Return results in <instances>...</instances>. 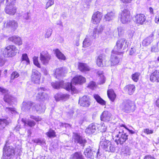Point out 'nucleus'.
Wrapping results in <instances>:
<instances>
[{
  "label": "nucleus",
  "instance_id": "f257e3e1",
  "mask_svg": "<svg viewBox=\"0 0 159 159\" xmlns=\"http://www.w3.org/2000/svg\"><path fill=\"white\" fill-rule=\"evenodd\" d=\"M126 129L133 133L131 130L126 128L123 125H122L120 127L117 128L114 130V134L116 137L115 141L117 144H122L127 140L128 135L124 132V130Z\"/></svg>",
  "mask_w": 159,
  "mask_h": 159
},
{
  "label": "nucleus",
  "instance_id": "f03ea898",
  "mask_svg": "<svg viewBox=\"0 0 159 159\" xmlns=\"http://www.w3.org/2000/svg\"><path fill=\"white\" fill-rule=\"evenodd\" d=\"M99 148H103L106 151L114 152L115 150V148L114 147L110 141L107 140L106 137H103L101 139Z\"/></svg>",
  "mask_w": 159,
  "mask_h": 159
},
{
  "label": "nucleus",
  "instance_id": "7ed1b4c3",
  "mask_svg": "<svg viewBox=\"0 0 159 159\" xmlns=\"http://www.w3.org/2000/svg\"><path fill=\"white\" fill-rule=\"evenodd\" d=\"M19 52V50L16 46L10 45L5 48L3 51L2 53L5 57H11L16 56Z\"/></svg>",
  "mask_w": 159,
  "mask_h": 159
},
{
  "label": "nucleus",
  "instance_id": "20e7f679",
  "mask_svg": "<svg viewBox=\"0 0 159 159\" xmlns=\"http://www.w3.org/2000/svg\"><path fill=\"white\" fill-rule=\"evenodd\" d=\"M52 86L55 89H58L60 88H63L68 91H74L75 87L73 86L71 83H64L63 80L59 82H55L51 83Z\"/></svg>",
  "mask_w": 159,
  "mask_h": 159
},
{
  "label": "nucleus",
  "instance_id": "39448f33",
  "mask_svg": "<svg viewBox=\"0 0 159 159\" xmlns=\"http://www.w3.org/2000/svg\"><path fill=\"white\" fill-rule=\"evenodd\" d=\"M129 43L125 41L124 39H121L117 41L116 43V46H115L114 49L112 51V53L119 54L120 52L118 51L123 48L124 50L129 46Z\"/></svg>",
  "mask_w": 159,
  "mask_h": 159
},
{
  "label": "nucleus",
  "instance_id": "423d86ee",
  "mask_svg": "<svg viewBox=\"0 0 159 159\" xmlns=\"http://www.w3.org/2000/svg\"><path fill=\"white\" fill-rule=\"evenodd\" d=\"M15 155V148L11 146L6 145L3 148L4 159H12Z\"/></svg>",
  "mask_w": 159,
  "mask_h": 159
},
{
  "label": "nucleus",
  "instance_id": "0eeeda50",
  "mask_svg": "<svg viewBox=\"0 0 159 159\" xmlns=\"http://www.w3.org/2000/svg\"><path fill=\"white\" fill-rule=\"evenodd\" d=\"M134 104L132 101L127 100L124 101L120 105V108L124 112L126 113H130L134 111Z\"/></svg>",
  "mask_w": 159,
  "mask_h": 159
},
{
  "label": "nucleus",
  "instance_id": "6e6552de",
  "mask_svg": "<svg viewBox=\"0 0 159 159\" xmlns=\"http://www.w3.org/2000/svg\"><path fill=\"white\" fill-rule=\"evenodd\" d=\"M97 31V30L96 29H93L91 33L87 35L86 38L84 39L83 43V46L84 48H87L91 45L92 41L96 37Z\"/></svg>",
  "mask_w": 159,
  "mask_h": 159
},
{
  "label": "nucleus",
  "instance_id": "1a4fd4ad",
  "mask_svg": "<svg viewBox=\"0 0 159 159\" xmlns=\"http://www.w3.org/2000/svg\"><path fill=\"white\" fill-rule=\"evenodd\" d=\"M99 153V149L90 146L86 148L84 152L86 157L91 159H93L94 157H98Z\"/></svg>",
  "mask_w": 159,
  "mask_h": 159
},
{
  "label": "nucleus",
  "instance_id": "9d476101",
  "mask_svg": "<svg viewBox=\"0 0 159 159\" xmlns=\"http://www.w3.org/2000/svg\"><path fill=\"white\" fill-rule=\"evenodd\" d=\"M0 92L5 94L3 98L4 101L10 105H11L14 100V98L9 94L8 90L3 88L0 87Z\"/></svg>",
  "mask_w": 159,
  "mask_h": 159
},
{
  "label": "nucleus",
  "instance_id": "9b49d317",
  "mask_svg": "<svg viewBox=\"0 0 159 159\" xmlns=\"http://www.w3.org/2000/svg\"><path fill=\"white\" fill-rule=\"evenodd\" d=\"M38 90L39 92L36 96V98L41 101L46 100L48 97L47 89L44 87H40L38 88Z\"/></svg>",
  "mask_w": 159,
  "mask_h": 159
},
{
  "label": "nucleus",
  "instance_id": "f8f14e48",
  "mask_svg": "<svg viewBox=\"0 0 159 159\" xmlns=\"http://www.w3.org/2000/svg\"><path fill=\"white\" fill-rule=\"evenodd\" d=\"M106 57L103 54H101L96 59V63L99 66H108L109 65V61H106Z\"/></svg>",
  "mask_w": 159,
  "mask_h": 159
},
{
  "label": "nucleus",
  "instance_id": "ddd939ff",
  "mask_svg": "<svg viewBox=\"0 0 159 159\" xmlns=\"http://www.w3.org/2000/svg\"><path fill=\"white\" fill-rule=\"evenodd\" d=\"M41 74L37 70L33 69L31 76L32 82L35 84H39L41 78Z\"/></svg>",
  "mask_w": 159,
  "mask_h": 159
},
{
  "label": "nucleus",
  "instance_id": "4468645a",
  "mask_svg": "<svg viewBox=\"0 0 159 159\" xmlns=\"http://www.w3.org/2000/svg\"><path fill=\"white\" fill-rule=\"evenodd\" d=\"M130 13L129 11L126 9L122 11L121 16V21L123 24L128 23L130 21Z\"/></svg>",
  "mask_w": 159,
  "mask_h": 159
},
{
  "label": "nucleus",
  "instance_id": "2eb2a0df",
  "mask_svg": "<svg viewBox=\"0 0 159 159\" xmlns=\"http://www.w3.org/2000/svg\"><path fill=\"white\" fill-rule=\"evenodd\" d=\"M100 125L96 123L90 124L85 130V132L87 134H90L94 133L96 129L99 127Z\"/></svg>",
  "mask_w": 159,
  "mask_h": 159
},
{
  "label": "nucleus",
  "instance_id": "dca6fc26",
  "mask_svg": "<svg viewBox=\"0 0 159 159\" xmlns=\"http://www.w3.org/2000/svg\"><path fill=\"white\" fill-rule=\"evenodd\" d=\"M40 58L43 64L46 65L50 59V56L47 52H43L40 53Z\"/></svg>",
  "mask_w": 159,
  "mask_h": 159
},
{
  "label": "nucleus",
  "instance_id": "f3484780",
  "mask_svg": "<svg viewBox=\"0 0 159 159\" xmlns=\"http://www.w3.org/2000/svg\"><path fill=\"white\" fill-rule=\"evenodd\" d=\"M102 17V14L98 11L94 13L92 18V23L95 24L99 23Z\"/></svg>",
  "mask_w": 159,
  "mask_h": 159
},
{
  "label": "nucleus",
  "instance_id": "a211bd4d",
  "mask_svg": "<svg viewBox=\"0 0 159 159\" xmlns=\"http://www.w3.org/2000/svg\"><path fill=\"white\" fill-rule=\"evenodd\" d=\"M100 119L102 121L108 122L112 119V115L110 112L104 111L100 116Z\"/></svg>",
  "mask_w": 159,
  "mask_h": 159
},
{
  "label": "nucleus",
  "instance_id": "6ab92c4d",
  "mask_svg": "<svg viewBox=\"0 0 159 159\" xmlns=\"http://www.w3.org/2000/svg\"><path fill=\"white\" fill-rule=\"evenodd\" d=\"M89 98L86 96H84L80 98L79 100V104L83 107H88L90 105Z\"/></svg>",
  "mask_w": 159,
  "mask_h": 159
},
{
  "label": "nucleus",
  "instance_id": "aec40b11",
  "mask_svg": "<svg viewBox=\"0 0 159 159\" xmlns=\"http://www.w3.org/2000/svg\"><path fill=\"white\" fill-rule=\"evenodd\" d=\"M150 80L152 82H159V70H155L151 74Z\"/></svg>",
  "mask_w": 159,
  "mask_h": 159
},
{
  "label": "nucleus",
  "instance_id": "412c9836",
  "mask_svg": "<svg viewBox=\"0 0 159 159\" xmlns=\"http://www.w3.org/2000/svg\"><path fill=\"white\" fill-rule=\"evenodd\" d=\"M73 138L75 143H79L81 145H84L86 142V140L77 133L74 134Z\"/></svg>",
  "mask_w": 159,
  "mask_h": 159
},
{
  "label": "nucleus",
  "instance_id": "4be33fe9",
  "mask_svg": "<svg viewBox=\"0 0 159 159\" xmlns=\"http://www.w3.org/2000/svg\"><path fill=\"white\" fill-rule=\"evenodd\" d=\"M54 72L56 78L59 79L65 75V70L63 68H60L56 69Z\"/></svg>",
  "mask_w": 159,
  "mask_h": 159
},
{
  "label": "nucleus",
  "instance_id": "5701e85b",
  "mask_svg": "<svg viewBox=\"0 0 159 159\" xmlns=\"http://www.w3.org/2000/svg\"><path fill=\"white\" fill-rule=\"evenodd\" d=\"M45 109L44 106L42 104H35L33 102L32 110L39 112V113L43 112Z\"/></svg>",
  "mask_w": 159,
  "mask_h": 159
},
{
  "label": "nucleus",
  "instance_id": "b1692460",
  "mask_svg": "<svg viewBox=\"0 0 159 159\" xmlns=\"http://www.w3.org/2000/svg\"><path fill=\"white\" fill-rule=\"evenodd\" d=\"M86 79L81 75L74 77L72 80L71 83L74 84H81L85 82Z\"/></svg>",
  "mask_w": 159,
  "mask_h": 159
},
{
  "label": "nucleus",
  "instance_id": "393cba45",
  "mask_svg": "<svg viewBox=\"0 0 159 159\" xmlns=\"http://www.w3.org/2000/svg\"><path fill=\"white\" fill-rule=\"evenodd\" d=\"M5 10L7 14L13 15L16 12V8L14 5H6Z\"/></svg>",
  "mask_w": 159,
  "mask_h": 159
},
{
  "label": "nucleus",
  "instance_id": "a878e982",
  "mask_svg": "<svg viewBox=\"0 0 159 159\" xmlns=\"http://www.w3.org/2000/svg\"><path fill=\"white\" fill-rule=\"evenodd\" d=\"M33 102L31 101H24L21 107V109L24 111H28L33 106Z\"/></svg>",
  "mask_w": 159,
  "mask_h": 159
},
{
  "label": "nucleus",
  "instance_id": "bb28decb",
  "mask_svg": "<svg viewBox=\"0 0 159 159\" xmlns=\"http://www.w3.org/2000/svg\"><path fill=\"white\" fill-rule=\"evenodd\" d=\"M8 39L18 46L22 44V41L21 38L17 36H13L9 38Z\"/></svg>",
  "mask_w": 159,
  "mask_h": 159
},
{
  "label": "nucleus",
  "instance_id": "cd10ccee",
  "mask_svg": "<svg viewBox=\"0 0 159 159\" xmlns=\"http://www.w3.org/2000/svg\"><path fill=\"white\" fill-rule=\"evenodd\" d=\"M112 54H111V58L110 59V61L111 62V66H115L117 65L119 62L120 61V59L119 57H118L116 55V54H116L114 53H112Z\"/></svg>",
  "mask_w": 159,
  "mask_h": 159
},
{
  "label": "nucleus",
  "instance_id": "c85d7f7f",
  "mask_svg": "<svg viewBox=\"0 0 159 159\" xmlns=\"http://www.w3.org/2000/svg\"><path fill=\"white\" fill-rule=\"evenodd\" d=\"M55 97L57 101L61 100L65 101L69 98V95L66 94H63L61 93H59L56 94Z\"/></svg>",
  "mask_w": 159,
  "mask_h": 159
},
{
  "label": "nucleus",
  "instance_id": "c756f323",
  "mask_svg": "<svg viewBox=\"0 0 159 159\" xmlns=\"http://www.w3.org/2000/svg\"><path fill=\"white\" fill-rule=\"evenodd\" d=\"M124 90L125 92L129 95H132L135 90V87L134 85L129 84L126 85L124 88Z\"/></svg>",
  "mask_w": 159,
  "mask_h": 159
},
{
  "label": "nucleus",
  "instance_id": "7c9ffc66",
  "mask_svg": "<svg viewBox=\"0 0 159 159\" xmlns=\"http://www.w3.org/2000/svg\"><path fill=\"white\" fill-rule=\"evenodd\" d=\"M153 35L152 34L145 38L142 42L143 46H146L150 44L153 40Z\"/></svg>",
  "mask_w": 159,
  "mask_h": 159
},
{
  "label": "nucleus",
  "instance_id": "2f4dec72",
  "mask_svg": "<svg viewBox=\"0 0 159 159\" xmlns=\"http://www.w3.org/2000/svg\"><path fill=\"white\" fill-rule=\"evenodd\" d=\"M115 17V12L111 11L108 12L105 16V20L106 21H110L112 20Z\"/></svg>",
  "mask_w": 159,
  "mask_h": 159
},
{
  "label": "nucleus",
  "instance_id": "473e14b6",
  "mask_svg": "<svg viewBox=\"0 0 159 159\" xmlns=\"http://www.w3.org/2000/svg\"><path fill=\"white\" fill-rule=\"evenodd\" d=\"M79 69L82 72H85L89 70L90 68L85 63H79L78 66Z\"/></svg>",
  "mask_w": 159,
  "mask_h": 159
},
{
  "label": "nucleus",
  "instance_id": "72a5a7b5",
  "mask_svg": "<svg viewBox=\"0 0 159 159\" xmlns=\"http://www.w3.org/2000/svg\"><path fill=\"white\" fill-rule=\"evenodd\" d=\"M107 94L110 99L112 102L114 101L116 97V94L113 89H111L108 90Z\"/></svg>",
  "mask_w": 159,
  "mask_h": 159
},
{
  "label": "nucleus",
  "instance_id": "f704fd0d",
  "mask_svg": "<svg viewBox=\"0 0 159 159\" xmlns=\"http://www.w3.org/2000/svg\"><path fill=\"white\" fill-rule=\"evenodd\" d=\"M93 97L98 103L102 105H104L106 104V102L102 99L98 95L94 94Z\"/></svg>",
  "mask_w": 159,
  "mask_h": 159
},
{
  "label": "nucleus",
  "instance_id": "c9c22d12",
  "mask_svg": "<svg viewBox=\"0 0 159 159\" xmlns=\"http://www.w3.org/2000/svg\"><path fill=\"white\" fill-rule=\"evenodd\" d=\"M97 74L100 77V82L99 84H101L104 83L105 82V80L103 71L102 70H98L97 72Z\"/></svg>",
  "mask_w": 159,
  "mask_h": 159
},
{
  "label": "nucleus",
  "instance_id": "e433bc0d",
  "mask_svg": "<svg viewBox=\"0 0 159 159\" xmlns=\"http://www.w3.org/2000/svg\"><path fill=\"white\" fill-rule=\"evenodd\" d=\"M7 25L12 28L13 29L15 30L18 26V24L14 20H11L7 23Z\"/></svg>",
  "mask_w": 159,
  "mask_h": 159
},
{
  "label": "nucleus",
  "instance_id": "4c0bfd02",
  "mask_svg": "<svg viewBox=\"0 0 159 159\" xmlns=\"http://www.w3.org/2000/svg\"><path fill=\"white\" fill-rule=\"evenodd\" d=\"M55 53L58 59L62 60H65V56L58 49H56L55 50Z\"/></svg>",
  "mask_w": 159,
  "mask_h": 159
},
{
  "label": "nucleus",
  "instance_id": "58836bf2",
  "mask_svg": "<svg viewBox=\"0 0 159 159\" xmlns=\"http://www.w3.org/2000/svg\"><path fill=\"white\" fill-rule=\"evenodd\" d=\"M71 159H84V157L80 152H76L72 155Z\"/></svg>",
  "mask_w": 159,
  "mask_h": 159
},
{
  "label": "nucleus",
  "instance_id": "ea45409f",
  "mask_svg": "<svg viewBox=\"0 0 159 159\" xmlns=\"http://www.w3.org/2000/svg\"><path fill=\"white\" fill-rule=\"evenodd\" d=\"M7 125V122L6 119H0V130L5 128Z\"/></svg>",
  "mask_w": 159,
  "mask_h": 159
},
{
  "label": "nucleus",
  "instance_id": "a19ab883",
  "mask_svg": "<svg viewBox=\"0 0 159 159\" xmlns=\"http://www.w3.org/2000/svg\"><path fill=\"white\" fill-rule=\"evenodd\" d=\"M21 60L22 61H25L27 65L30 64V61L26 53L22 54L21 57Z\"/></svg>",
  "mask_w": 159,
  "mask_h": 159
},
{
  "label": "nucleus",
  "instance_id": "79ce46f5",
  "mask_svg": "<svg viewBox=\"0 0 159 159\" xmlns=\"http://www.w3.org/2000/svg\"><path fill=\"white\" fill-rule=\"evenodd\" d=\"M101 126V128L100 129V131L102 133V135L104 136L106 135V134L107 133L106 132V131L107 129V127L106 126L104 123L102 124L101 125L99 126V127Z\"/></svg>",
  "mask_w": 159,
  "mask_h": 159
},
{
  "label": "nucleus",
  "instance_id": "37998d69",
  "mask_svg": "<svg viewBox=\"0 0 159 159\" xmlns=\"http://www.w3.org/2000/svg\"><path fill=\"white\" fill-rule=\"evenodd\" d=\"M146 17L143 14H140V24L143 25L146 23Z\"/></svg>",
  "mask_w": 159,
  "mask_h": 159
},
{
  "label": "nucleus",
  "instance_id": "c03bdc74",
  "mask_svg": "<svg viewBox=\"0 0 159 159\" xmlns=\"http://www.w3.org/2000/svg\"><path fill=\"white\" fill-rule=\"evenodd\" d=\"M118 35L119 37L122 36L125 33V30L123 27H119L117 28Z\"/></svg>",
  "mask_w": 159,
  "mask_h": 159
},
{
  "label": "nucleus",
  "instance_id": "a18cd8bd",
  "mask_svg": "<svg viewBox=\"0 0 159 159\" xmlns=\"http://www.w3.org/2000/svg\"><path fill=\"white\" fill-rule=\"evenodd\" d=\"M52 30L51 28H49L46 30V33L45 34L44 37L45 38H48L51 35L52 33Z\"/></svg>",
  "mask_w": 159,
  "mask_h": 159
},
{
  "label": "nucleus",
  "instance_id": "49530a36",
  "mask_svg": "<svg viewBox=\"0 0 159 159\" xmlns=\"http://www.w3.org/2000/svg\"><path fill=\"white\" fill-rule=\"evenodd\" d=\"M139 13H137L133 17V20L134 22L137 24L138 26H139Z\"/></svg>",
  "mask_w": 159,
  "mask_h": 159
},
{
  "label": "nucleus",
  "instance_id": "de8ad7c7",
  "mask_svg": "<svg viewBox=\"0 0 159 159\" xmlns=\"http://www.w3.org/2000/svg\"><path fill=\"white\" fill-rule=\"evenodd\" d=\"M46 135L49 138L53 137L56 136L55 133L52 130H50L46 133Z\"/></svg>",
  "mask_w": 159,
  "mask_h": 159
},
{
  "label": "nucleus",
  "instance_id": "09e8293b",
  "mask_svg": "<svg viewBox=\"0 0 159 159\" xmlns=\"http://www.w3.org/2000/svg\"><path fill=\"white\" fill-rule=\"evenodd\" d=\"M33 63L34 64L39 68H40V65L38 61V57L36 56L34 57L33 58Z\"/></svg>",
  "mask_w": 159,
  "mask_h": 159
},
{
  "label": "nucleus",
  "instance_id": "8fccbe9b",
  "mask_svg": "<svg viewBox=\"0 0 159 159\" xmlns=\"http://www.w3.org/2000/svg\"><path fill=\"white\" fill-rule=\"evenodd\" d=\"M151 51L152 52H157L159 51V47L158 43L152 47Z\"/></svg>",
  "mask_w": 159,
  "mask_h": 159
},
{
  "label": "nucleus",
  "instance_id": "3c124183",
  "mask_svg": "<svg viewBox=\"0 0 159 159\" xmlns=\"http://www.w3.org/2000/svg\"><path fill=\"white\" fill-rule=\"evenodd\" d=\"M33 141L39 144H43L45 143V141L44 140L39 139H34Z\"/></svg>",
  "mask_w": 159,
  "mask_h": 159
},
{
  "label": "nucleus",
  "instance_id": "603ef678",
  "mask_svg": "<svg viewBox=\"0 0 159 159\" xmlns=\"http://www.w3.org/2000/svg\"><path fill=\"white\" fill-rule=\"evenodd\" d=\"M26 123V124L30 127H34L36 124V123L34 121L29 120L27 121Z\"/></svg>",
  "mask_w": 159,
  "mask_h": 159
},
{
  "label": "nucleus",
  "instance_id": "864d4df0",
  "mask_svg": "<svg viewBox=\"0 0 159 159\" xmlns=\"http://www.w3.org/2000/svg\"><path fill=\"white\" fill-rule=\"evenodd\" d=\"M139 75L138 73H135L132 75V79L135 82H136L139 80Z\"/></svg>",
  "mask_w": 159,
  "mask_h": 159
},
{
  "label": "nucleus",
  "instance_id": "5fc2aeb1",
  "mask_svg": "<svg viewBox=\"0 0 159 159\" xmlns=\"http://www.w3.org/2000/svg\"><path fill=\"white\" fill-rule=\"evenodd\" d=\"M122 152L124 154L126 155H129L130 154V150L128 147H126L124 149H122Z\"/></svg>",
  "mask_w": 159,
  "mask_h": 159
},
{
  "label": "nucleus",
  "instance_id": "6e6d98bb",
  "mask_svg": "<svg viewBox=\"0 0 159 159\" xmlns=\"http://www.w3.org/2000/svg\"><path fill=\"white\" fill-rule=\"evenodd\" d=\"M16 0H6V5H14Z\"/></svg>",
  "mask_w": 159,
  "mask_h": 159
},
{
  "label": "nucleus",
  "instance_id": "4d7b16f0",
  "mask_svg": "<svg viewBox=\"0 0 159 159\" xmlns=\"http://www.w3.org/2000/svg\"><path fill=\"white\" fill-rule=\"evenodd\" d=\"M30 118L36 121H41V118L38 116H34L33 115H30Z\"/></svg>",
  "mask_w": 159,
  "mask_h": 159
},
{
  "label": "nucleus",
  "instance_id": "13d9d810",
  "mask_svg": "<svg viewBox=\"0 0 159 159\" xmlns=\"http://www.w3.org/2000/svg\"><path fill=\"white\" fill-rule=\"evenodd\" d=\"M54 3V0H48L46 4V8L47 9L48 7L51 6Z\"/></svg>",
  "mask_w": 159,
  "mask_h": 159
},
{
  "label": "nucleus",
  "instance_id": "bf43d9fd",
  "mask_svg": "<svg viewBox=\"0 0 159 159\" xmlns=\"http://www.w3.org/2000/svg\"><path fill=\"white\" fill-rule=\"evenodd\" d=\"M19 76V74L16 72H13L11 75V80H14L15 78H16Z\"/></svg>",
  "mask_w": 159,
  "mask_h": 159
},
{
  "label": "nucleus",
  "instance_id": "052dcab7",
  "mask_svg": "<svg viewBox=\"0 0 159 159\" xmlns=\"http://www.w3.org/2000/svg\"><path fill=\"white\" fill-rule=\"evenodd\" d=\"M144 132L147 134H149L153 133V130L152 129H150L149 128H146L143 129Z\"/></svg>",
  "mask_w": 159,
  "mask_h": 159
},
{
  "label": "nucleus",
  "instance_id": "680f3d73",
  "mask_svg": "<svg viewBox=\"0 0 159 159\" xmlns=\"http://www.w3.org/2000/svg\"><path fill=\"white\" fill-rule=\"evenodd\" d=\"M96 85L95 83L93 81L90 82L88 85L87 87H88L91 89H93L95 87Z\"/></svg>",
  "mask_w": 159,
  "mask_h": 159
},
{
  "label": "nucleus",
  "instance_id": "e2e57ef3",
  "mask_svg": "<svg viewBox=\"0 0 159 159\" xmlns=\"http://www.w3.org/2000/svg\"><path fill=\"white\" fill-rule=\"evenodd\" d=\"M143 159H157L154 157L150 155H146Z\"/></svg>",
  "mask_w": 159,
  "mask_h": 159
},
{
  "label": "nucleus",
  "instance_id": "0e129e2a",
  "mask_svg": "<svg viewBox=\"0 0 159 159\" xmlns=\"http://www.w3.org/2000/svg\"><path fill=\"white\" fill-rule=\"evenodd\" d=\"M21 16L23 18L26 20H28L29 19V16H28V13L27 12L22 14Z\"/></svg>",
  "mask_w": 159,
  "mask_h": 159
},
{
  "label": "nucleus",
  "instance_id": "69168bd1",
  "mask_svg": "<svg viewBox=\"0 0 159 159\" xmlns=\"http://www.w3.org/2000/svg\"><path fill=\"white\" fill-rule=\"evenodd\" d=\"M134 33V30H129L128 31V35L129 38H132L133 35Z\"/></svg>",
  "mask_w": 159,
  "mask_h": 159
},
{
  "label": "nucleus",
  "instance_id": "338daca9",
  "mask_svg": "<svg viewBox=\"0 0 159 159\" xmlns=\"http://www.w3.org/2000/svg\"><path fill=\"white\" fill-rule=\"evenodd\" d=\"M6 110L7 111H10L11 113L12 114L15 113V112H16V111L13 108L11 107H6Z\"/></svg>",
  "mask_w": 159,
  "mask_h": 159
},
{
  "label": "nucleus",
  "instance_id": "774afa93",
  "mask_svg": "<svg viewBox=\"0 0 159 159\" xmlns=\"http://www.w3.org/2000/svg\"><path fill=\"white\" fill-rule=\"evenodd\" d=\"M155 22L156 23L158 24L159 21V14H157L155 18Z\"/></svg>",
  "mask_w": 159,
  "mask_h": 159
}]
</instances>
